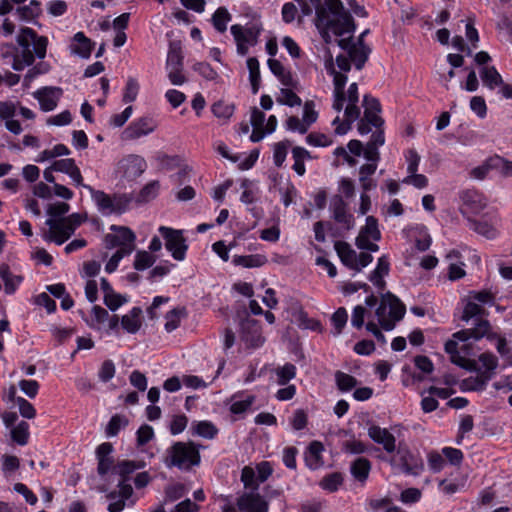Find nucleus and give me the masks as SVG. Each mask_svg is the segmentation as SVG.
<instances>
[{"mask_svg": "<svg viewBox=\"0 0 512 512\" xmlns=\"http://www.w3.org/2000/svg\"><path fill=\"white\" fill-rule=\"evenodd\" d=\"M0 277L4 282V291L8 295L14 294L23 281V277L13 274L8 265L0 266Z\"/></svg>", "mask_w": 512, "mask_h": 512, "instance_id": "nucleus-30", "label": "nucleus"}, {"mask_svg": "<svg viewBox=\"0 0 512 512\" xmlns=\"http://www.w3.org/2000/svg\"><path fill=\"white\" fill-rule=\"evenodd\" d=\"M442 454L444 455V459L446 458L451 465L455 466H459L464 458L463 452L453 447H444Z\"/></svg>", "mask_w": 512, "mask_h": 512, "instance_id": "nucleus-62", "label": "nucleus"}, {"mask_svg": "<svg viewBox=\"0 0 512 512\" xmlns=\"http://www.w3.org/2000/svg\"><path fill=\"white\" fill-rule=\"evenodd\" d=\"M389 463L401 472L417 476L424 470V463L419 455L412 453L408 446L402 442L398 444Z\"/></svg>", "mask_w": 512, "mask_h": 512, "instance_id": "nucleus-7", "label": "nucleus"}, {"mask_svg": "<svg viewBox=\"0 0 512 512\" xmlns=\"http://www.w3.org/2000/svg\"><path fill=\"white\" fill-rule=\"evenodd\" d=\"M306 142L315 147H327L332 144V140L329 136L323 133H310L306 137Z\"/></svg>", "mask_w": 512, "mask_h": 512, "instance_id": "nucleus-61", "label": "nucleus"}, {"mask_svg": "<svg viewBox=\"0 0 512 512\" xmlns=\"http://www.w3.org/2000/svg\"><path fill=\"white\" fill-rule=\"evenodd\" d=\"M363 105L365 108L364 115L366 119L371 122L375 128H380L384 120L379 116L381 112V105L377 98L365 95L363 98Z\"/></svg>", "mask_w": 512, "mask_h": 512, "instance_id": "nucleus-23", "label": "nucleus"}, {"mask_svg": "<svg viewBox=\"0 0 512 512\" xmlns=\"http://www.w3.org/2000/svg\"><path fill=\"white\" fill-rule=\"evenodd\" d=\"M352 34L348 35L347 38H341L338 40V45L342 49L348 50V55L351 61L354 62L355 67L360 70L364 67L368 56L371 52L370 48L364 44V42L358 40L357 44H351Z\"/></svg>", "mask_w": 512, "mask_h": 512, "instance_id": "nucleus-13", "label": "nucleus"}, {"mask_svg": "<svg viewBox=\"0 0 512 512\" xmlns=\"http://www.w3.org/2000/svg\"><path fill=\"white\" fill-rule=\"evenodd\" d=\"M445 351L450 355L452 363L467 370H477V363L474 360L461 356L458 351V342L450 339L445 343Z\"/></svg>", "mask_w": 512, "mask_h": 512, "instance_id": "nucleus-25", "label": "nucleus"}, {"mask_svg": "<svg viewBox=\"0 0 512 512\" xmlns=\"http://www.w3.org/2000/svg\"><path fill=\"white\" fill-rule=\"evenodd\" d=\"M211 109L214 116L224 120H228L234 113V105L224 101L214 103Z\"/></svg>", "mask_w": 512, "mask_h": 512, "instance_id": "nucleus-54", "label": "nucleus"}, {"mask_svg": "<svg viewBox=\"0 0 512 512\" xmlns=\"http://www.w3.org/2000/svg\"><path fill=\"white\" fill-rule=\"evenodd\" d=\"M490 166H492V169L497 171L500 176L505 178L512 177V161L495 155L490 157Z\"/></svg>", "mask_w": 512, "mask_h": 512, "instance_id": "nucleus-40", "label": "nucleus"}, {"mask_svg": "<svg viewBox=\"0 0 512 512\" xmlns=\"http://www.w3.org/2000/svg\"><path fill=\"white\" fill-rule=\"evenodd\" d=\"M368 436L377 444L381 445L388 454H393L398 447L395 436L386 428L378 425H371L368 428Z\"/></svg>", "mask_w": 512, "mask_h": 512, "instance_id": "nucleus-18", "label": "nucleus"}, {"mask_svg": "<svg viewBox=\"0 0 512 512\" xmlns=\"http://www.w3.org/2000/svg\"><path fill=\"white\" fill-rule=\"evenodd\" d=\"M490 329H491V326H490L489 321L483 320V319H480L476 323L475 327L470 328V330L472 332L471 335L473 336V339H475V340H479L485 336L490 340L496 338V334L490 333Z\"/></svg>", "mask_w": 512, "mask_h": 512, "instance_id": "nucleus-46", "label": "nucleus"}, {"mask_svg": "<svg viewBox=\"0 0 512 512\" xmlns=\"http://www.w3.org/2000/svg\"><path fill=\"white\" fill-rule=\"evenodd\" d=\"M268 67L270 71L279 79L286 87H295L296 82L290 71H288L279 60L269 59Z\"/></svg>", "mask_w": 512, "mask_h": 512, "instance_id": "nucleus-29", "label": "nucleus"}, {"mask_svg": "<svg viewBox=\"0 0 512 512\" xmlns=\"http://www.w3.org/2000/svg\"><path fill=\"white\" fill-rule=\"evenodd\" d=\"M237 507L243 512H268V502L257 492H245L237 499Z\"/></svg>", "mask_w": 512, "mask_h": 512, "instance_id": "nucleus-15", "label": "nucleus"}, {"mask_svg": "<svg viewBox=\"0 0 512 512\" xmlns=\"http://www.w3.org/2000/svg\"><path fill=\"white\" fill-rule=\"evenodd\" d=\"M342 483H343L342 474L338 473V472H334V473H331V474L325 476L321 480L320 486L324 490H327L329 492H335L342 485Z\"/></svg>", "mask_w": 512, "mask_h": 512, "instance_id": "nucleus-50", "label": "nucleus"}, {"mask_svg": "<svg viewBox=\"0 0 512 512\" xmlns=\"http://www.w3.org/2000/svg\"><path fill=\"white\" fill-rule=\"evenodd\" d=\"M11 437L14 442L19 445H26L29 439V425L25 421H21L11 430Z\"/></svg>", "mask_w": 512, "mask_h": 512, "instance_id": "nucleus-49", "label": "nucleus"}, {"mask_svg": "<svg viewBox=\"0 0 512 512\" xmlns=\"http://www.w3.org/2000/svg\"><path fill=\"white\" fill-rule=\"evenodd\" d=\"M62 93L59 87H43L35 91L33 96L38 100L41 110L48 112L57 107Z\"/></svg>", "mask_w": 512, "mask_h": 512, "instance_id": "nucleus-17", "label": "nucleus"}, {"mask_svg": "<svg viewBox=\"0 0 512 512\" xmlns=\"http://www.w3.org/2000/svg\"><path fill=\"white\" fill-rule=\"evenodd\" d=\"M230 20L231 15L225 7H219L212 15V24L220 33H224L227 30V24Z\"/></svg>", "mask_w": 512, "mask_h": 512, "instance_id": "nucleus-41", "label": "nucleus"}, {"mask_svg": "<svg viewBox=\"0 0 512 512\" xmlns=\"http://www.w3.org/2000/svg\"><path fill=\"white\" fill-rule=\"evenodd\" d=\"M119 167L127 179L140 177L147 169L146 160L139 155H128L119 162Z\"/></svg>", "mask_w": 512, "mask_h": 512, "instance_id": "nucleus-16", "label": "nucleus"}, {"mask_svg": "<svg viewBox=\"0 0 512 512\" xmlns=\"http://www.w3.org/2000/svg\"><path fill=\"white\" fill-rule=\"evenodd\" d=\"M138 92H139L138 82L134 78H129L126 83L125 91L123 94V102H125V103L133 102L137 98Z\"/></svg>", "mask_w": 512, "mask_h": 512, "instance_id": "nucleus-63", "label": "nucleus"}, {"mask_svg": "<svg viewBox=\"0 0 512 512\" xmlns=\"http://www.w3.org/2000/svg\"><path fill=\"white\" fill-rule=\"evenodd\" d=\"M104 304L111 310L116 311L120 306L128 301L127 297L113 291L108 295H104Z\"/></svg>", "mask_w": 512, "mask_h": 512, "instance_id": "nucleus-59", "label": "nucleus"}, {"mask_svg": "<svg viewBox=\"0 0 512 512\" xmlns=\"http://www.w3.org/2000/svg\"><path fill=\"white\" fill-rule=\"evenodd\" d=\"M486 314V310L476 301L469 298L464 309L462 319L468 321L471 318L482 316Z\"/></svg>", "mask_w": 512, "mask_h": 512, "instance_id": "nucleus-52", "label": "nucleus"}, {"mask_svg": "<svg viewBox=\"0 0 512 512\" xmlns=\"http://www.w3.org/2000/svg\"><path fill=\"white\" fill-rule=\"evenodd\" d=\"M236 266H242L245 268L261 267L267 262V258L264 255L253 254V255H236L232 260Z\"/></svg>", "mask_w": 512, "mask_h": 512, "instance_id": "nucleus-35", "label": "nucleus"}, {"mask_svg": "<svg viewBox=\"0 0 512 512\" xmlns=\"http://www.w3.org/2000/svg\"><path fill=\"white\" fill-rule=\"evenodd\" d=\"M480 76L483 83L491 90L503 84V79L494 66L483 67Z\"/></svg>", "mask_w": 512, "mask_h": 512, "instance_id": "nucleus-38", "label": "nucleus"}, {"mask_svg": "<svg viewBox=\"0 0 512 512\" xmlns=\"http://www.w3.org/2000/svg\"><path fill=\"white\" fill-rule=\"evenodd\" d=\"M157 128L156 121L149 116L140 117L132 121L122 132L123 141H133L143 136H147Z\"/></svg>", "mask_w": 512, "mask_h": 512, "instance_id": "nucleus-12", "label": "nucleus"}, {"mask_svg": "<svg viewBox=\"0 0 512 512\" xmlns=\"http://www.w3.org/2000/svg\"><path fill=\"white\" fill-rule=\"evenodd\" d=\"M470 228L487 239H495L499 234L496 224L485 221H470Z\"/></svg>", "mask_w": 512, "mask_h": 512, "instance_id": "nucleus-37", "label": "nucleus"}, {"mask_svg": "<svg viewBox=\"0 0 512 512\" xmlns=\"http://www.w3.org/2000/svg\"><path fill=\"white\" fill-rule=\"evenodd\" d=\"M324 451V446L319 441H313L309 444L306 452H305V463L306 465L312 469H318L323 464L322 460V452Z\"/></svg>", "mask_w": 512, "mask_h": 512, "instance_id": "nucleus-28", "label": "nucleus"}, {"mask_svg": "<svg viewBox=\"0 0 512 512\" xmlns=\"http://www.w3.org/2000/svg\"><path fill=\"white\" fill-rule=\"evenodd\" d=\"M235 42L248 43L254 46L257 43L260 29L255 26L244 27L240 24H234L230 28Z\"/></svg>", "mask_w": 512, "mask_h": 512, "instance_id": "nucleus-22", "label": "nucleus"}, {"mask_svg": "<svg viewBox=\"0 0 512 512\" xmlns=\"http://www.w3.org/2000/svg\"><path fill=\"white\" fill-rule=\"evenodd\" d=\"M460 198L464 209L473 214H479L487 206L486 197L477 190H465L460 194Z\"/></svg>", "mask_w": 512, "mask_h": 512, "instance_id": "nucleus-19", "label": "nucleus"}, {"mask_svg": "<svg viewBox=\"0 0 512 512\" xmlns=\"http://www.w3.org/2000/svg\"><path fill=\"white\" fill-rule=\"evenodd\" d=\"M184 314V309H173L165 316V330L172 332L180 325L181 316Z\"/></svg>", "mask_w": 512, "mask_h": 512, "instance_id": "nucleus-57", "label": "nucleus"}, {"mask_svg": "<svg viewBox=\"0 0 512 512\" xmlns=\"http://www.w3.org/2000/svg\"><path fill=\"white\" fill-rule=\"evenodd\" d=\"M315 8V25L323 40L330 43L332 35L343 37L353 34L354 20L340 0L312 2Z\"/></svg>", "mask_w": 512, "mask_h": 512, "instance_id": "nucleus-1", "label": "nucleus"}, {"mask_svg": "<svg viewBox=\"0 0 512 512\" xmlns=\"http://www.w3.org/2000/svg\"><path fill=\"white\" fill-rule=\"evenodd\" d=\"M335 382L337 388L343 392L352 390L358 383L355 377L342 371L335 372Z\"/></svg>", "mask_w": 512, "mask_h": 512, "instance_id": "nucleus-44", "label": "nucleus"}, {"mask_svg": "<svg viewBox=\"0 0 512 512\" xmlns=\"http://www.w3.org/2000/svg\"><path fill=\"white\" fill-rule=\"evenodd\" d=\"M348 320V314L345 308H338L332 315L331 321L335 328L334 335L338 336L345 327Z\"/></svg>", "mask_w": 512, "mask_h": 512, "instance_id": "nucleus-55", "label": "nucleus"}, {"mask_svg": "<svg viewBox=\"0 0 512 512\" xmlns=\"http://www.w3.org/2000/svg\"><path fill=\"white\" fill-rule=\"evenodd\" d=\"M241 482L244 488L251 489V492H256L260 484L255 476V470L250 466L243 467L241 471Z\"/></svg>", "mask_w": 512, "mask_h": 512, "instance_id": "nucleus-45", "label": "nucleus"}, {"mask_svg": "<svg viewBox=\"0 0 512 512\" xmlns=\"http://www.w3.org/2000/svg\"><path fill=\"white\" fill-rule=\"evenodd\" d=\"M41 12V3L37 0H31L28 5L20 6L16 9L19 18L25 21L34 20Z\"/></svg>", "mask_w": 512, "mask_h": 512, "instance_id": "nucleus-39", "label": "nucleus"}, {"mask_svg": "<svg viewBox=\"0 0 512 512\" xmlns=\"http://www.w3.org/2000/svg\"><path fill=\"white\" fill-rule=\"evenodd\" d=\"M52 169L57 172H62L70 176L73 182L78 186H83V177L76 166L74 159L66 158L61 160H56L52 164Z\"/></svg>", "mask_w": 512, "mask_h": 512, "instance_id": "nucleus-21", "label": "nucleus"}, {"mask_svg": "<svg viewBox=\"0 0 512 512\" xmlns=\"http://www.w3.org/2000/svg\"><path fill=\"white\" fill-rule=\"evenodd\" d=\"M110 229L115 233H109L104 237L105 247L107 249L118 247V250L120 251H126L129 249V253H132L135 249L136 239L134 232L130 228L124 226L112 225Z\"/></svg>", "mask_w": 512, "mask_h": 512, "instance_id": "nucleus-10", "label": "nucleus"}, {"mask_svg": "<svg viewBox=\"0 0 512 512\" xmlns=\"http://www.w3.org/2000/svg\"><path fill=\"white\" fill-rule=\"evenodd\" d=\"M328 72L333 76V109L340 112L343 109L344 102L346 101L344 88L346 86L348 77L345 73L336 71L333 63L327 67Z\"/></svg>", "mask_w": 512, "mask_h": 512, "instance_id": "nucleus-14", "label": "nucleus"}, {"mask_svg": "<svg viewBox=\"0 0 512 512\" xmlns=\"http://www.w3.org/2000/svg\"><path fill=\"white\" fill-rule=\"evenodd\" d=\"M93 46V42L83 32H77L70 44V51L74 55L87 59L91 55Z\"/></svg>", "mask_w": 512, "mask_h": 512, "instance_id": "nucleus-26", "label": "nucleus"}, {"mask_svg": "<svg viewBox=\"0 0 512 512\" xmlns=\"http://www.w3.org/2000/svg\"><path fill=\"white\" fill-rule=\"evenodd\" d=\"M277 102L289 107L300 106L302 103L301 98L289 88L280 90V95L277 97Z\"/></svg>", "mask_w": 512, "mask_h": 512, "instance_id": "nucleus-51", "label": "nucleus"}, {"mask_svg": "<svg viewBox=\"0 0 512 512\" xmlns=\"http://www.w3.org/2000/svg\"><path fill=\"white\" fill-rule=\"evenodd\" d=\"M191 430L194 435L203 437L205 439H213L218 434L217 427L210 421L193 422Z\"/></svg>", "mask_w": 512, "mask_h": 512, "instance_id": "nucleus-36", "label": "nucleus"}, {"mask_svg": "<svg viewBox=\"0 0 512 512\" xmlns=\"http://www.w3.org/2000/svg\"><path fill=\"white\" fill-rule=\"evenodd\" d=\"M242 338L251 347H259L264 343L257 321L247 320L242 324Z\"/></svg>", "mask_w": 512, "mask_h": 512, "instance_id": "nucleus-24", "label": "nucleus"}, {"mask_svg": "<svg viewBox=\"0 0 512 512\" xmlns=\"http://www.w3.org/2000/svg\"><path fill=\"white\" fill-rule=\"evenodd\" d=\"M156 261V258L147 251H139L136 253L134 260V268L136 270H145L151 267Z\"/></svg>", "mask_w": 512, "mask_h": 512, "instance_id": "nucleus-53", "label": "nucleus"}, {"mask_svg": "<svg viewBox=\"0 0 512 512\" xmlns=\"http://www.w3.org/2000/svg\"><path fill=\"white\" fill-rule=\"evenodd\" d=\"M406 307L391 292L382 294L380 303L375 311V316L382 329L385 331L393 330L396 323L405 315Z\"/></svg>", "mask_w": 512, "mask_h": 512, "instance_id": "nucleus-5", "label": "nucleus"}, {"mask_svg": "<svg viewBox=\"0 0 512 512\" xmlns=\"http://www.w3.org/2000/svg\"><path fill=\"white\" fill-rule=\"evenodd\" d=\"M16 404L19 408V413L22 417L27 419H33L36 416V410L34 406L23 397H17L15 399Z\"/></svg>", "mask_w": 512, "mask_h": 512, "instance_id": "nucleus-60", "label": "nucleus"}, {"mask_svg": "<svg viewBox=\"0 0 512 512\" xmlns=\"http://www.w3.org/2000/svg\"><path fill=\"white\" fill-rule=\"evenodd\" d=\"M159 233L165 240V248L176 261H183L186 257L188 245L181 230L166 226L159 227Z\"/></svg>", "mask_w": 512, "mask_h": 512, "instance_id": "nucleus-8", "label": "nucleus"}, {"mask_svg": "<svg viewBox=\"0 0 512 512\" xmlns=\"http://www.w3.org/2000/svg\"><path fill=\"white\" fill-rule=\"evenodd\" d=\"M159 190L160 182L158 180L150 181L140 190L133 200L138 204L148 203L158 196Z\"/></svg>", "mask_w": 512, "mask_h": 512, "instance_id": "nucleus-34", "label": "nucleus"}, {"mask_svg": "<svg viewBox=\"0 0 512 512\" xmlns=\"http://www.w3.org/2000/svg\"><path fill=\"white\" fill-rule=\"evenodd\" d=\"M371 471V462L364 457H358L350 466L352 476L360 483H365Z\"/></svg>", "mask_w": 512, "mask_h": 512, "instance_id": "nucleus-31", "label": "nucleus"}, {"mask_svg": "<svg viewBox=\"0 0 512 512\" xmlns=\"http://www.w3.org/2000/svg\"><path fill=\"white\" fill-rule=\"evenodd\" d=\"M128 423V419L123 415L116 414L112 416L106 427L107 436H116L122 428H125L128 425Z\"/></svg>", "mask_w": 512, "mask_h": 512, "instance_id": "nucleus-47", "label": "nucleus"}, {"mask_svg": "<svg viewBox=\"0 0 512 512\" xmlns=\"http://www.w3.org/2000/svg\"><path fill=\"white\" fill-rule=\"evenodd\" d=\"M334 248L344 265L351 269L357 266V254L348 243L337 241L334 244Z\"/></svg>", "mask_w": 512, "mask_h": 512, "instance_id": "nucleus-32", "label": "nucleus"}, {"mask_svg": "<svg viewBox=\"0 0 512 512\" xmlns=\"http://www.w3.org/2000/svg\"><path fill=\"white\" fill-rule=\"evenodd\" d=\"M331 211L334 220L343 225L347 230H350L354 226V218L347 212V205L341 196L336 195L331 200Z\"/></svg>", "mask_w": 512, "mask_h": 512, "instance_id": "nucleus-20", "label": "nucleus"}, {"mask_svg": "<svg viewBox=\"0 0 512 512\" xmlns=\"http://www.w3.org/2000/svg\"><path fill=\"white\" fill-rule=\"evenodd\" d=\"M381 238V232L378 229L377 220L373 216L366 218L365 226H363L356 238V246L359 249L376 252L379 250V246L373 242L378 241Z\"/></svg>", "mask_w": 512, "mask_h": 512, "instance_id": "nucleus-11", "label": "nucleus"}, {"mask_svg": "<svg viewBox=\"0 0 512 512\" xmlns=\"http://www.w3.org/2000/svg\"><path fill=\"white\" fill-rule=\"evenodd\" d=\"M199 448L194 442H176L168 450L164 463L167 467L190 470L200 463Z\"/></svg>", "mask_w": 512, "mask_h": 512, "instance_id": "nucleus-4", "label": "nucleus"}, {"mask_svg": "<svg viewBox=\"0 0 512 512\" xmlns=\"http://www.w3.org/2000/svg\"><path fill=\"white\" fill-rule=\"evenodd\" d=\"M141 314V308L134 307L128 314L122 316L121 324L123 329L131 334L136 333L141 327Z\"/></svg>", "mask_w": 512, "mask_h": 512, "instance_id": "nucleus-33", "label": "nucleus"}, {"mask_svg": "<svg viewBox=\"0 0 512 512\" xmlns=\"http://www.w3.org/2000/svg\"><path fill=\"white\" fill-rule=\"evenodd\" d=\"M427 462L430 470L434 473L440 472L445 465L444 455L437 451H430L427 454Z\"/></svg>", "mask_w": 512, "mask_h": 512, "instance_id": "nucleus-58", "label": "nucleus"}, {"mask_svg": "<svg viewBox=\"0 0 512 512\" xmlns=\"http://www.w3.org/2000/svg\"><path fill=\"white\" fill-rule=\"evenodd\" d=\"M66 221V217L58 219L48 218L45 224L49 229L43 232V239L47 242H54L57 245L65 243L76 230V227Z\"/></svg>", "mask_w": 512, "mask_h": 512, "instance_id": "nucleus-9", "label": "nucleus"}, {"mask_svg": "<svg viewBox=\"0 0 512 512\" xmlns=\"http://www.w3.org/2000/svg\"><path fill=\"white\" fill-rule=\"evenodd\" d=\"M86 188L95 202L98 210L103 215L122 214L129 209L134 197L131 193H115L109 195L101 190H95L89 185H83Z\"/></svg>", "mask_w": 512, "mask_h": 512, "instance_id": "nucleus-6", "label": "nucleus"}, {"mask_svg": "<svg viewBox=\"0 0 512 512\" xmlns=\"http://www.w3.org/2000/svg\"><path fill=\"white\" fill-rule=\"evenodd\" d=\"M318 118V113L315 110V104L313 101H306L303 107V117L302 120L305 124H307L308 128L316 122Z\"/></svg>", "mask_w": 512, "mask_h": 512, "instance_id": "nucleus-64", "label": "nucleus"}, {"mask_svg": "<svg viewBox=\"0 0 512 512\" xmlns=\"http://www.w3.org/2000/svg\"><path fill=\"white\" fill-rule=\"evenodd\" d=\"M144 467L145 463L143 461L131 460L121 461L114 467V472L119 474L121 479L117 485L118 489L107 494V498L111 500V503L107 507L109 512H121L125 508L126 501L133 495V488L131 484L128 483V476L135 470L142 469Z\"/></svg>", "mask_w": 512, "mask_h": 512, "instance_id": "nucleus-3", "label": "nucleus"}, {"mask_svg": "<svg viewBox=\"0 0 512 512\" xmlns=\"http://www.w3.org/2000/svg\"><path fill=\"white\" fill-rule=\"evenodd\" d=\"M167 68H183V56L181 49L176 46H170L168 55H167Z\"/></svg>", "mask_w": 512, "mask_h": 512, "instance_id": "nucleus-56", "label": "nucleus"}, {"mask_svg": "<svg viewBox=\"0 0 512 512\" xmlns=\"http://www.w3.org/2000/svg\"><path fill=\"white\" fill-rule=\"evenodd\" d=\"M109 319V313L106 309L99 305L92 308L91 320L87 321L88 325L93 329H101V326Z\"/></svg>", "mask_w": 512, "mask_h": 512, "instance_id": "nucleus-43", "label": "nucleus"}, {"mask_svg": "<svg viewBox=\"0 0 512 512\" xmlns=\"http://www.w3.org/2000/svg\"><path fill=\"white\" fill-rule=\"evenodd\" d=\"M48 38L39 35L30 27H23L16 36V45L4 44L1 48L3 57L13 58L12 68L22 71L34 64L36 59H44L47 53Z\"/></svg>", "mask_w": 512, "mask_h": 512, "instance_id": "nucleus-2", "label": "nucleus"}, {"mask_svg": "<svg viewBox=\"0 0 512 512\" xmlns=\"http://www.w3.org/2000/svg\"><path fill=\"white\" fill-rule=\"evenodd\" d=\"M277 376V384L280 386L286 385L290 380L296 376V366L292 363H286L281 367L275 369Z\"/></svg>", "mask_w": 512, "mask_h": 512, "instance_id": "nucleus-42", "label": "nucleus"}, {"mask_svg": "<svg viewBox=\"0 0 512 512\" xmlns=\"http://www.w3.org/2000/svg\"><path fill=\"white\" fill-rule=\"evenodd\" d=\"M290 146L291 142L289 140H283L274 144L273 161L277 167H281L283 165Z\"/></svg>", "mask_w": 512, "mask_h": 512, "instance_id": "nucleus-48", "label": "nucleus"}, {"mask_svg": "<svg viewBox=\"0 0 512 512\" xmlns=\"http://www.w3.org/2000/svg\"><path fill=\"white\" fill-rule=\"evenodd\" d=\"M492 378L488 372H480L476 376L465 378L460 383L461 391H483Z\"/></svg>", "mask_w": 512, "mask_h": 512, "instance_id": "nucleus-27", "label": "nucleus"}]
</instances>
